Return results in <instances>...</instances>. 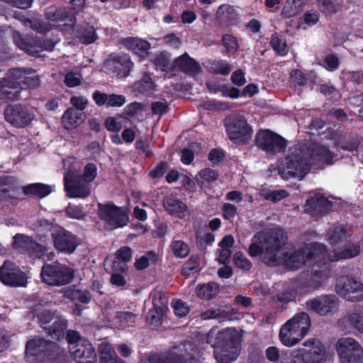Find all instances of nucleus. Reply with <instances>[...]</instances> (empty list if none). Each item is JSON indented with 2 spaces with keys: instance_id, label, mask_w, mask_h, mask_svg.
Listing matches in <instances>:
<instances>
[{
  "instance_id": "16",
  "label": "nucleus",
  "mask_w": 363,
  "mask_h": 363,
  "mask_svg": "<svg viewBox=\"0 0 363 363\" xmlns=\"http://www.w3.org/2000/svg\"><path fill=\"white\" fill-rule=\"evenodd\" d=\"M99 215L101 220L114 228L126 225L129 221L124 208L111 204H99Z\"/></svg>"
},
{
  "instance_id": "48",
  "label": "nucleus",
  "mask_w": 363,
  "mask_h": 363,
  "mask_svg": "<svg viewBox=\"0 0 363 363\" xmlns=\"http://www.w3.org/2000/svg\"><path fill=\"white\" fill-rule=\"evenodd\" d=\"M13 39L15 44L23 50H25L26 52L30 55H34L38 53L40 50H38L36 46L31 45L28 43H27L23 38L22 35L18 32L14 31L13 33Z\"/></svg>"
},
{
  "instance_id": "19",
  "label": "nucleus",
  "mask_w": 363,
  "mask_h": 363,
  "mask_svg": "<svg viewBox=\"0 0 363 363\" xmlns=\"http://www.w3.org/2000/svg\"><path fill=\"white\" fill-rule=\"evenodd\" d=\"M13 247L22 253L38 258L43 256L47 250L45 247L23 234H16L13 237Z\"/></svg>"
},
{
  "instance_id": "61",
  "label": "nucleus",
  "mask_w": 363,
  "mask_h": 363,
  "mask_svg": "<svg viewBox=\"0 0 363 363\" xmlns=\"http://www.w3.org/2000/svg\"><path fill=\"white\" fill-rule=\"evenodd\" d=\"M218 319L220 322L230 320V315L228 312L220 309L206 311V319Z\"/></svg>"
},
{
  "instance_id": "53",
  "label": "nucleus",
  "mask_w": 363,
  "mask_h": 363,
  "mask_svg": "<svg viewBox=\"0 0 363 363\" xmlns=\"http://www.w3.org/2000/svg\"><path fill=\"white\" fill-rule=\"evenodd\" d=\"M116 318L118 320L120 326L123 328L133 326L136 320V315L131 312H118Z\"/></svg>"
},
{
  "instance_id": "63",
  "label": "nucleus",
  "mask_w": 363,
  "mask_h": 363,
  "mask_svg": "<svg viewBox=\"0 0 363 363\" xmlns=\"http://www.w3.org/2000/svg\"><path fill=\"white\" fill-rule=\"evenodd\" d=\"M291 82L295 86H303L308 83V79L302 71L299 69H293L291 74Z\"/></svg>"
},
{
  "instance_id": "11",
  "label": "nucleus",
  "mask_w": 363,
  "mask_h": 363,
  "mask_svg": "<svg viewBox=\"0 0 363 363\" xmlns=\"http://www.w3.org/2000/svg\"><path fill=\"white\" fill-rule=\"evenodd\" d=\"M337 293L350 301H363V284L350 275H342L337 278L335 284Z\"/></svg>"
},
{
  "instance_id": "60",
  "label": "nucleus",
  "mask_w": 363,
  "mask_h": 363,
  "mask_svg": "<svg viewBox=\"0 0 363 363\" xmlns=\"http://www.w3.org/2000/svg\"><path fill=\"white\" fill-rule=\"evenodd\" d=\"M247 350L249 359L253 362H259L263 357L262 350L259 344H250Z\"/></svg>"
},
{
  "instance_id": "64",
  "label": "nucleus",
  "mask_w": 363,
  "mask_h": 363,
  "mask_svg": "<svg viewBox=\"0 0 363 363\" xmlns=\"http://www.w3.org/2000/svg\"><path fill=\"white\" fill-rule=\"evenodd\" d=\"M174 313L179 317H184L189 312V306L181 300H176L172 303Z\"/></svg>"
},
{
  "instance_id": "31",
  "label": "nucleus",
  "mask_w": 363,
  "mask_h": 363,
  "mask_svg": "<svg viewBox=\"0 0 363 363\" xmlns=\"http://www.w3.org/2000/svg\"><path fill=\"white\" fill-rule=\"evenodd\" d=\"M360 246L356 243L348 245L346 247L340 250H333L329 255V259L332 262L351 259L359 255Z\"/></svg>"
},
{
  "instance_id": "41",
  "label": "nucleus",
  "mask_w": 363,
  "mask_h": 363,
  "mask_svg": "<svg viewBox=\"0 0 363 363\" xmlns=\"http://www.w3.org/2000/svg\"><path fill=\"white\" fill-rule=\"evenodd\" d=\"M269 43L276 55L286 56L288 54L289 47L286 40L278 33L272 35Z\"/></svg>"
},
{
  "instance_id": "26",
  "label": "nucleus",
  "mask_w": 363,
  "mask_h": 363,
  "mask_svg": "<svg viewBox=\"0 0 363 363\" xmlns=\"http://www.w3.org/2000/svg\"><path fill=\"white\" fill-rule=\"evenodd\" d=\"M320 277L319 272L317 271H315V275L313 274L301 275L296 281L297 287L303 293L317 290L321 286Z\"/></svg>"
},
{
  "instance_id": "54",
  "label": "nucleus",
  "mask_w": 363,
  "mask_h": 363,
  "mask_svg": "<svg viewBox=\"0 0 363 363\" xmlns=\"http://www.w3.org/2000/svg\"><path fill=\"white\" fill-rule=\"evenodd\" d=\"M82 180L91 184V183L96 179L97 176L96 165L92 162H89L85 165L82 174H79Z\"/></svg>"
},
{
  "instance_id": "27",
  "label": "nucleus",
  "mask_w": 363,
  "mask_h": 363,
  "mask_svg": "<svg viewBox=\"0 0 363 363\" xmlns=\"http://www.w3.org/2000/svg\"><path fill=\"white\" fill-rule=\"evenodd\" d=\"M279 337L281 342L286 347H292L303 338L296 329L292 328L289 320L281 325Z\"/></svg>"
},
{
  "instance_id": "15",
  "label": "nucleus",
  "mask_w": 363,
  "mask_h": 363,
  "mask_svg": "<svg viewBox=\"0 0 363 363\" xmlns=\"http://www.w3.org/2000/svg\"><path fill=\"white\" fill-rule=\"evenodd\" d=\"M187 346H191V344L187 342L174 346L166 354H151L147 360L142 359L140 363H186L189 357Z\"/></svg>"
},
{
  "instance_id": "49",
  "label": "nucleus",
  "mask_w": 363,
  "mask_h": 363,
  "mask_svg": "<svg viewBox=\"0 0 363 363\" xmlns=\"http://www.w3.org/2000/svg\"><path fill=\"white\" fill-rule=\"evenodd\" d=\"M347 230L343 226L334 227L328 233V240L331 245L342 242L346 238Z\"/></svg>"
},
{
  "instance_id": "52",
  "label": "nucleus",
  "mask_w": 363,
  "mask_h": 363,
  "mask_svg": "<svg viewBox=\"0 0 363 363\" xmlns=\"http://www.w3.org/2000/svg\"><path fill=\"white\" fill-rule=\"evenodd\" d=\"M360 140L357 137H348L338 142V147L344 150L356 151L359 148Z\"/></svg>"
},
{
  "instance_id": "38",
  "label": "nucleus",
  "mask_w": 363,
  "mask_h": 363,
  "mask_svg": "<svg viewBox=\"0 0 363 363\" xmlns=\"http://www.w3.org/2000/svg\"><path fill=\"white\" fill-rule=\"evenodd\" d=\"M77 32V36L83 44H90L97 39L95 29L88 23L82 25H75L74 28Z\"/></svg>"
},
{
  "instance_id": "33",
  "label": "nucleus",
  "mask_w": 363,
  "mask_h": 363,
  "mask_svg": "<svg viewBox=\"0 0 363 363\" xmlns=\"http://www.w3.org/2000/svg\"><path fill=\"white\" fill-rule=\"evenodd\" d=\"M16 179L13 177H0V201H10L15 197Z\"/></svg>"
},
{
  "instance_id": "46",
  "label": "nucleus",
  "mask_w": 363,
  "mask_h": 363,
  "mask_svg": "<svg viewBox=\"0 0 363 363\" xmlns=\"http://www.w3.org/2000/svg\"><path fill=\"white\" fill-rule=\"evenodd\" d=\"M221 42L225 48V54L230 56L236 54L239 50V44L237 38L233 34H224Z\"/></svg>"
},
{
  "instance_id": "47",
  "label": "nucleus",
  "mask_w": 363,
  "mask_h": 363,
  "mask_svg": "<svg viewBox=\"0 0 363 363\" xmlns=\"http://www.w3.org/2000/svg\"><path fill=\"white\" fill-rule=\"evenodd\" d=\"M134 87L135 91L145 94L152 93L155 90V85L152 78L145 74L140 81L135 83Z\"/></svg>"
},
{
  "instance_id": "20",
  "label": "nucleus",
  "mask_w": 363,
  "mask_h": 363,
  "mask_svg": "<svg viewBox=\"0 0 363 363\" xmlns=\"http://www.w3.org/2000/svg\"><path fill=\"white\" fill-rule=\"evenodd\" d=\"M69 351L77 363H96L97 361L95 350L87 340H81L76 345L69 346Z\"/></svg>"
},
{
  "instance_id": "21",
  "label": "nucleus",
  "mask_w": 363,
  "mask_h": 363,
  "mask_svg": "<svg viewBox=\"0 0 363 363\" xmlns=\"http://www.w3.org/2000/svg\"><path fill=\"white\" fill-rule=\"evenodd\" d=\"M133 63L127 55L112 54L104 63V69L106 72L116 74L118 77H126L130 70Z\"/></svg>"
},
{
  "instance_id": "7",
  "label": "nucleus",
  "mask_w": 363,
  "mask_h": 363,
  "mask_svg": "<svg viewBox=\"0 0 363 363\" xmlns=\"http://www.w3.org/2000/svg\"><path fill=\"white\" fill-rule=\"evenodd\" d=\"M255 145L262 151L274 155L286 150L287 140L269 129H260L256 133Z\"/></svg>"
},
{
  "instance_id": "51",
  "label": "nucleus",
  "mask_w": 363,
  "mask_h": 363,
  "mask_svg": "<svg viewBox=\"0 0 363 363\" xmlns=\"http://www.w3.org/2000/svg\"><path fill=\"white\" fill-rule=\"evenodd\" d=\"M153 306L166 311L168 306V298L162 291H155L152 293Z\"/></svg>"
},
{
  "instance_id": "44",
  "label": "nucleus",
  "mask_w": 363,
  "mask_h": 363,
  "mask_svg": "<svg viewBox=\"0 0 363 363\" xmlns=\"http://www.w3.org/2000/svg\"><path fill=\"white\" fill-rule=\"evenodd\" d=\"M14 75L16 76L17 82H20V89L22 84L29 88H36L40 85V78L36 74L28 76L26 73L23 74L20 69H15Z\"/></svg>"
},
{
  "instance_id": "45",
  "label": "nucleus",
  "mask_w": 363,
  "mask_h": 363,
  "mask_svg": "<svg viewBox=\"0 0 363 363\" xmlns=\"http://www.w3.org/2000/svg\"><path fill=\"white\" fill-rule=\"evenodd\" d=\"M231 66L226 60H214L209 62L208 72L214 74L228 75L231 72Z\"/></svg>"
},
{
  "instance_id": "8",
  "label": "nucleus",
  "mask_w": 363,
  "mask_h": 363,
  "mask_svg": "<svg viewBox=\"0 0 363 363\" xmlns=\"http://www.w3.org/2000/svg\"><path fill=\"white\" fill-rule=\"evenodd\" d=\"M40 274L43 281L51 286L66 285L74 279V271L60 264H45Z\"/></svg>"
},
{
  "instance_id": "36",
  "label": "nucleus",
  "mask_w": 363,
  "mask_h": 363,
  "mask_svg": "<svg viewBox=\"0 0 363 363\" xmlns=\"http://www.w3.org/2000/svg\"><path fill=\"white\" fill-rule=\"evenodd\" d=\"M123 45L140 57H145L150 48L149 43L138 38H127L123 40Z\"/></svg>"
},
{
  "instance_id": "10",
  "label": "nucleus",
  "mask_w": 363,
  "mask_h": 363,
  "mask_svg": "<svg viewBox=\"0 0 363 363\" xmlns=\"http://www.w3.org/2000/svg\"><path fill=\"white\" fill-rule=\"evenodd\" d=\"M306 348L294 350V359H299V363H324L326 359L325 348L323 343L312 339L304 342Z\"/></svg>"
},
{
  "instance_id": "9",
  "label": "nucleus",
  "mask_w": 363,
  "mask_h": 363,
  "mask_svg": "<svg viewBox=\"0 0 363 363\" xmlns=\"http://www.w3.org/2000/svg\"><path fill=\"white\" fill-rule=\"evenodd\" d=\"M64 186L67 196L71 198L85 199L91 193V184L82 180L74 167L69 168L65 174Z\"/></svg>"
},
{
  "instance_id": "37",
  "label": "nucleus",
  "mask_w": 363,
  "mask_h": 363,
  "mask_svg": "<svg viewBox=\"0 0 363 363\" xmlns=\"http://www.w3.org/2000/svg\"><path fill=\"white\" fill-rule=\"evenodd\" d=\"M101 363H125L120 359L111 345L104 342L99 346Z\"/></svg>"
},
{
  "instance_id": "29",
  "label": "nucleus",
  "mask_w": 363,
  "mask_h": 363,
  "mask_svg": "<svg viewBox=\"0 0 363 363\" xmlns=\"http://www.w3.org/2000/svg\"><path fill=\"white\" fill-rule=\"evenodd\" d=\"M265 354L267 359L273 363H299V359H294V351L280 353L279 348L270 346Z\"/></svg>"
},
{
  "instance_id": "4",
  "label": "nucleus",
  "mask_w": 363,
  "mask_h": 363,
  "mask_svg": "<svg viewBox=\"0 0 363 363\" xmlns=\"http://www.w3.org/2000/svg\"><path fill=\"white\" fill-rule=\"evenodd\" d=\"M223 126L228 139L235 145H247L252 138L253 128L242 114L232 113L226 116Z\"/></svg>"
},
{
  "instance_id": "6",
  "label": "nucleus",
  "mask_w": 363,
  "mask_h": 363,
  "mask_svg": "<svg viewBox=\"0 0 363 363\" xmlns=\"http://www.w3.org/2000/svg\"><path fill=\"white\" fill-rule=\"evenodd\" d=\"M326 246L320 243H313L309 247H302L294 250L293 252H285L283 254V260L286 267L290 269L296 270L309 262H316L319 252H325Z\"/></svg>"
},
{
  "instance_id": "43",
  "label": "nucleus",
  "mask_w": 363,
  "mask_h": 363,
  "mask_svg": "<svg viewBox=\"0 0 363 363\" xmlns=\"http://www.w3.org/2000/svg\"><path fill=\"white\" fill-rule=\"evenodd\" d=\"M23 191L26 194L34 195L40 198H43L52 191V187L44 184L35 183L24 187Z\"/></svg>"
},
{
  "instance_id": "50",
  "label": "nucleus",
  "mask_w": 363,
  "mask_h": 363,
  "mask_svg": "<svg viewBox=\"0 0 363 363\" xmlns=\"http://www.w3.org/2000/svg\"><path fill=\"white\" fill-rule=\"evenodd\" d=\"M154 64L157 70L167 72L172 69V64L170 63L169 55L167 52H162L157 55Z\"/></svg>"
},
{
  "instance_id": "62",
  "label": "nucleus",
  "mask_w": 363,
  "mask_h": 363,
  "mask_svg": "<svg viewBox=\"0 0 363 363\" xmlns=\"http://www.w3.org/2000/svg\"><path fill=\"white\" fill-rule=\"evenodd\" d=\"M324 64H320L328 71H334L339 67L340 60L336 55L335 54H329L325 56L324 61Z\"/></svg>"
},
{
  "instance_id": "13",
  "label": "nucleus",
  "mask_w": 363,
  "mask_h": 363,
  "mask_svg": "<svg viewBox=\"0 0 363 363\" xmlns=\"http://www.w3.org/2000/svg\"><path fill=\"white\" fill-rule=\"evenodd\" d=\"M303 145L311 167L318 164L319 167H323L334 163V153L327 147L313 142L305 143Z\"/></svg>"
},
{
  "instance_id": "32",
  "label": "nucleus",
  "mask_w": 363,
  "mask_h": 363,
  "mask_svg": "<svg viewBox=\"0 0 363 363\" xmlns=\"http://www.w3.org/2000/svg\"><path fill=\"white\" fill-rule=\"evenodd\" d=\"M288 320L291 322L292 328L296 329L302 337L307 335L311 326V318L306 312L297 313Z\"/></svg>"
},
{
  "instance_id": "1",
  "label": "nucleus",
  "mask_w": 363,
  "mask_h": 363,
  "mask_svg": "<svg viewBox=\"0 0 363 363\" xmlns=\"http://www.w3.org/2000/svg\"><path fill=\"white\" fill-rule=\"evenodd\" d=\"M242 336L235 329L227 328L216 332L211 329L206 334V343H212L213 355L218 363H231L236 360L241 351Z\"/></svg>"
},
{
  "instance_id": "18",
  "label": "nucleus",
  "mask_w": 363,
  "mask_h": 363,
  "mask_svg": "<svg viewBox=\"0 0 363 363\" xmlns=\"http://www.w3.org/2000/svg\"><path fill=\"white\" fill-rule=\"evenodd\" d=\"M338 299L335 295H321L308 300L306 308L320 315H327L337 308Z\"/></svg>"
},
{
  "instance_id": "59",
  "label": "nucleus",
  "mask_w": 363,
  "mask_h": 363,
  "mask_svg": "<svg viewBox=\"0 0 363 363\" xmlns=\"http://www.w3.org/2000/svg\"><path fill=\"white\" fill-rule=\"evenodd\" d=\"M233 108L232 104L228 101H206V110L226 111Z\"/></svg>"
},
{
  "instance_id": "30",
  "label": "nucleus",
  "mask_w": 363,
  "mask_h": 363,
  "mask_svg": "<svg viewBox=\"0 0 363 363\" xmlns=\"http://www.w3.org/2000/svg\"><path fill=\"white\" fill-rule=\"evenodd\" d=\"M163 206L173 216L183 219L187 216L186 204L173 197H167L163 200Z\"/></svg>"
},
{
  "instance_id": "25",
  "label": "nucleus",
  "mask_w": 363,
  "mask_h": 363,
  "mask_svg": "<svg viewBox=\"0 0 363 363\" xmlns=\"http://www.w3.org/2000/svg\"><path fill=\"white\" fill-rule=\"evenodd\" d=\"M20 91V82L16 79L5 78L0 80V100L4 102L18 99Z\"/></svg>"
},
{
  "instance_id": "57",
  "label": "nucleus",
  "mask_w": 363,
  "mask_h": 363,
  "mask_svg": "<svg viewBox=\"0 0 363 363\" xmlns=\"http://www.w3.org/2000/svg\"><path fill=\"white\" fill-rule=\"evenodd\" d=\"M174 255L178 257H185L189 252V247L182 240H174L171 245Z\"/></svg>"
},
{
  "instance_id": "2",
  "label": "nucleus",
  "mask_w": 363,
  "mask_h": 363,
  "mask_svg": "<svg viewBox=\"0 0 363 363\" xmlns=\"http://www.w3.org/2000/svg\"><path fill=\"white\" fill-rule=\"evenodd\" d=\"M310 169L311 165L303 143L291 149L289 155L278 164L279 174L284 179L294 177L302 179L309 172Z\"/></svg>"
},
{
  "instance_id": "34",
  "label": "nucleus",
  "mask_w": 363,
  "mask_h": 363,
  "mask_svg": "<svg viewBox=\"0 0 363 363\" xmlns=\"http://www.w3.org/2000/svg\"><path fill=\"white\" fill-rule=\"evenodd\" d=\"M216 18L220 25H235L238 21V13L229 5H221L216 12Z\"/></svg>"
},
{
  "instance_id": "12",
  "label": "nucleus",
  "mask_w": 363,
  "mask_h": 363,
  "mask_svg": "<svg viewBox=\"0 0 363 363\" xmlns=\"http://www.w3.org/2000/svg\"><path fill=\"white\" fill-rule=\"evenodd\" d=\"M336 350L340 363H363V349L353 338L340 339Z\"/></svg>"
},
{
  "instance_id": "40",
  "label": "nucleus",
  "mask_w": 363,
  "mask_h": 363,
  "mask_svg": "<svg viewBox=\"0 0 363 363\" xmlns=\"http://www.w3.org/2000/svg\"><path fill=\"white\" fill-rule=\"evenodd\" d=\"M342 321L347 323L354 329L363 334V309H354L349 313Z\"/></svg>"
},
{
  "instance_id": "23",
  "label": "nucleus",
  "mask_w": 363,
  "mask_h": 363,
  "mask_svg": "<svg viewBox=\"0 0 363 363\" xmlns=\"http://www.w3.org/2000/svg\"><path fill=\"white\" fill-rule=\"evenodd\" d=\"M333 203L321 194H317L307 199L304 205L305 211L311 214L322 216L329 213Z\"/></svg>"
},
{
  "instance_id": "58",
  "label": "nucleus",
  "mask_w": 363,
  "mask_h": 363,
  "mask_svg": "<svg viewBox=\"0 0 363 363\" xmlns=\"http://www.w3.org/2000/svg\"><path fill=\"white\" fill-rule=\"evenodd\" d=\"M156 254L152 252H148L145 255L142 256L141 257L137 259L135 262V266L138 269H144L147 268L150 262H155L156 261Z\"/></svg>"
},
{
  "instance_id": "24",
  "label": "nucleus",
  "mask_w": 363,
  "mask_h": 363,
  "mask_svg": "<svg viewBox=\"0 0 363 363\" xmlns=\"http://www.w3.org/2000/svg\"><path fill=\"white\" fill-rule=\"evenodd\" d=\"M172 70L180 71L189 76L195 77L201 72V67L194 59L185 52L173 61Z\"/></svg>"
},
{
  "instance_id": "22",
  "label": "nucleus",
  "mask_w": 363,
  "mask_h": 363,
  "mask_svg": "<svg viewBox=\"0 0 363 363\" xmlns=\"http://www.w3.org/2000/svg\"><path fill=\"white\" fill-rule=\"evenodd\" d=\"M52 237L55 249L62 252L71 254L79 245L77 238L65 229L53 233Z\"/></svg>"
},
{
  "instance_id": "42",
  "label": "nucleus",
  "mask_w": 363,
  "mask_h": 363,
  "mask_svg": "<svg viewBox=\"0 0 363 363\" xmlns=\"http://www.w3.org/2000/svg\"><path fill=\"white\" fill-rule=\"evenodd\" d=\"M66 296L72 301H79L82 303H88L91 301V294L86 289H79L76 286L67 289Z\"/></svg>"
},
{
  "instance_id": "14",
  "label": "nucleus",
  "mask_w": 363,
  "mask_h": 363,
  "mask_svg": "<svg viewBox=\"0 0 363 363\" xmlns=\"http://www.w3.org/2000/svg\"><path fill=\"white\" fill-rule=\"evenodd\" d=\"M6 121L16 128H23L35 118L33 109L21 104L9 106L4 111Z\"/></svg>"
},
{
  "instance_id": "55",
  "label": "nucleus",
  "mask_w": 363,
  "mask_h": 363,
  "mask_svg": "<svg viewBox=\"0 0 363 363\" xmlns=\"http://www.w3.org/2000/svg\"><path fill=\"white\" fill-rule=\"evenodd\" d=\"M58 315L59 313L56 311H44L39 313L37 315V317L41 326L47 330L49 328L48 324L52 323V322L55 320V318H57Z\"/></svg>"
},
{
  "instance_id": "39",
  "label": "nucleus",
  "mask_w": 363,
  "mask_h": 363,
  "mask_svg": "<svg viewBox=\"0 0 363 363\" xmlns=\"http://www.w3.org/2000/svg\"><path fill=\"white\" fill-rule=\"evenodd\" d=\"M83 114L72 108H68L63 114L62 123L66 129H72L83 121Z\"/></svg>"
},
{
  "instance_id": "56",
  "label": "nucleus",
  "mask_w": 363,
  "mask_h": 363,
  "mask_svg": "<svg viewBox=\"0 0 363 363\" xmlns=\"http://www.w3.org/2000/svg\"><path fill=\"white\" fill-rule=\"evenodd\" d=\"M233 262L237 267L245 271L250 270L252 267V262L245 257L240 251L234 254Z\"/></svg>"
},
{
  "instance_id": "3",
  "label": "nucleus",
  "mask_w": 363,
  "mask_h": 363,
  "mask_svg": "<svg viewBox=\"0 0 363 363\" xmlns=\"http://www.w3.org/2000/svg\"><path fill=\"white\" fill-rule=\"evenodd\" d=\"M254 240L265 246L263 262L270 265L277 261V256L286 244L288 236L281 228H272L265 231H259L254 235Z\"/></svg>"
},
{
  "instance_id": "35",
  "label": "nucleus",
  "mask_w": 363,
  "mask_h": 363,
  "mask_svg": "<svg viewBox=\"0 0 363 363\" xmlns=\"http://www.w3.org/2000/svg\"><path fill=\"white\" fill-rule=\"evenodd\" d=\"M132 250L129 247L123 246L116 252V260L112 262V267L115 270L125 272L128 269L127 263L131 260Z\"/></svg>"
},
{
  "instance_id": "5",
  "label": "nucleus",
  "mask_w": 363,
  "mask_h": 363,
  "mask_svg": "<svg viewBox=\"0 0 363 363\" xmlns=\"http://www.w3.org/2000/svg\"><path fill=\"white\" fill-rule=\"evenodd\" d=\"M67 321L60 315L52 322L47 329L48 335L50 337L49 340L43 339H34L28 342L26 347L27 362L32 363L35 357H40L47 350L49 342L51 341L60 340L65 337V330L67 329Z\"/></svg>"
},
{
  "instance_id": "28",
  "label": "nucleus",
  "mask_w": 363,
  "mask_h": 363,
  "mask_svg": "<svg viewBox=\"0 0 363 363\" xmlns=\"http://www.w3.org/2000/svg\"><path fill=\"white\" fill-rule=\"evenodd\" d=\"M45 15L48 19L52 21H67L72 24L77 22V17L70 10L65 8L50 6L46 9Z\"/></svg>"
},
{
  "instance_id": "17",
  "label": "nucleus",
  "mask_w": 363,
  "mask_h": 363,
  "mask_svg": "<svg viewBox=\"0 0 363 363\" xmlns=\"http://www.w3.org/2000/svg\"><path fill=\"white\" fill-rule=\"evenodd\" d=\"M0 280L5 285L23 286L27 282V277L15 263L6 260L0 267Z\"/></svg>"
}]
</instances>
